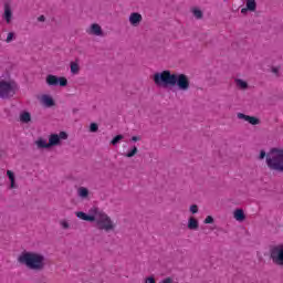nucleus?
Returning <instances> with one entry per match:
<instances>
[{
    "instance_id": "nucleus-1",
    "label": "nucleus",
    "mask_w": 283,
    "mask_h": 283,
    "mask_svg": "<svg viewBox=\"0 0 283 283\" xmlns=\"http://www.w3.org/2000/svg\"><path fill=\"white\" fill-rule=\"evenodd\" d=\"M153 81L157 87H163L164 90H169V87H178L180 92H188L191 82L189 76L180 73L172 74L171 71L165 70L163 72H157L153 76Z\"/></svg>"
},
{
    "instance_id": "nucleus-2",
    "label": "nucleus",
    "mask_w": 283,
    "mask_h": 283,
    "mask_svg": "<svg viewBox=\"0 0 283 283\" xmlns=\"http://www.w3.org/2000/svg\"><path fill=\"white\" fill-rule=\"evenodd\" d=\"M272 171L283 174V148H271L269 154L265 150H261L259 154V160H264Z\"/></svg>"
},
{
    "instance_id": "nucleus-3",
    "label": "nucleus",
    "mask_w": 283,
    "mask_h": 283,
    "mask_svg": "<svg viewBox=\"0 0 283 283\" xmlns=\"http://www.w3.org/2000/svg\"><path fill=\"white\" fill-rule=\"evenodd\" d=\"M19 264H24L31 271H43L45 269V256L36 252H22L18 256Z\"/></svg>"
},
{
    "instance_id": "nucleus-4",
    "label": "nucleus",
    "mask_w": 283,
    "mask_h": 283,
    "mask_svg": "<svg viewBox=\"0 0 283 283\" xmlns=\"http://www.w3.org/2000/svg\"><path fill=\"white\" fill-rule=\"evenodd\" d=\"M91 213H93L94 222L101 231H114V229H116V223H114L112 218L105 213V211L93 207L91 208Z\"/></svg>"
},
{
    "instance_id": "nucleus-5",
    "label": "nucleus",
    "mask_w": 283,
    "mask_h": 283,
    "mask_svg": "<svg viewBox=\"0 0 283 283\" xmlns=\"http://www.w3.org/2000/svg\"><path fill=\"white\" fill-rule=\"evenodd\" d=\"M17 83L8 82V81H0V98L8 99L12 98L14 94H17Z\"/></svg>"
},
{
    "instance_id": "nucleus-6",
    "label": "nucleus",
    "mask_w": 283,
    "mask_h": 283,
    "mask_svg": "<svg viewBox=\"0 0 283 283\" xmlns=\"http://www.w3.org/2000/svg\"><path fill=\"white\" fill-rule=\"evenodd\" d=\"M270 260L276 266H283V244L270 247Z\"/></svg>"
},
{
    "instance_id": "nucleus-7",
    "label": "nucleus",
    "mask_w": 283,
    "mask_h": 283,
    "mask_svg": "<svg viewBox=\"0 0 283 283\" xmlns=\"http://www.w3.org/2000/svg\"><path fill=\"white\" fill-rule=\"evenodd\" d=\"M45 82L49 87H56V85H60V87H67V80L64 76L59 77L56 75L49 74Z\"/></svg>"
},
{
    "instance_id": "nucleus-8",
    "label": "nucleus",
    "mask_w": 283,
    "mask_h": 283,
    "mask_svg": "<svg viewBox=\"0 0 283 283\" xmlns=\"http://www.w3.org/2000/svg\"><path fill=\"white\" fill-rule=\"evenodd\" d=\"M61 140H67V134L60 132V134H51L49 136V147H56L61 145Z\"/></svg>"
},
{
    "instance_id": "nucleus-9",
    "label": "nucleus",
    "mask_w": 283,
    "mask_h": 283,
    "mask_svg": "<svg viewBox=\"0 0 283 283\" xmlns=\"http://www.w3.org/2000/svg\"><path fill=\"white\" fill-rule=\"evenodd\" d=\"M237 118H239L240 120H245L247 123H250V125H260V118L245 115L244 113H238Z\"/></svg>"
},
{
    "instance_id": "nucleus-10",
    "label": "nucleus",
    "mask_w": 283,
    "mask_h": 283,
    "mask_svg": "<svg viewBox=\"0 0 283 283\" xmlns=\"http://www.w3.org/2000/svg\"><path fill=\"white\" fill-rule=\"evenodd\" d=\"M76 218L80 220H84L85 222H94V213H92V209L88 210V214L83 211L75 212Z\"/></svg>"
},
{
    "instance_id": "nucleus-11",
    "label": "nucleus",
    "mask_w": 283,
    "mask_h": 283,
    "mask_svg": "<svg viewBox=\"0 0 283 283\" xmlns=\"http://www.w3.org/2000/svg\"><path fill=\"white\" fill-rule=\"evenodd\" d=\"M129 23L134 25V28L140 25V22L143 21V15L138 12H133L129 15Z\"/></svg>"
},
{
    "instance_id": "nucleus-12",
    "label": "nucleus",
    "mask_w": 283,
    "mask_h": 283,
    "mask_svg": "<svg viewBox=\"0 0 283 283\" xmlns=\"http://www.w3.org/2000/svg\"><path fill=\"white\" fill-rule=\"evenodd\" d=\"M3 18L7 21V23H10V21H12V8L10 7V4L8 2L4 3Z\"/></svg>"
},
{
    "instance_id": "nucleus-13",
    "label": "nucleus",
    "mask_w": 283,
    "mask_h": 283,
    "mask_svg": "<svg viewBox=\"0 0 283 283\" xmlns=\"http://www.w3.org/2000/svg\"><path fill=\"white\" fill-rule=\"evenodd\" d=\"M200 227V223L198 222V219L195 217H190L188 219V229L190 231H198V228Z\"/></svg>"
},
{
    "instance_id": "nucleus-14",
    "label": "nucleus",
    "mask_w": 283,
    "mask_h": 283,
    "mask_svg": "<svg viewBox=\"0 0 283 283\" xmlns=\"http://www.w3.org/2000/svg\"><path fill=\"white\" fill-rule=\"evenodd\" d=\"M233 217H234V220H237L238 222H244V220L247 219V216L244 214V210L242 209L234 210Z\"/></svg>"
},
{
    "instance_id": "nucleus-15",
    "label": "nucleus",
    "mask_w": 283,
    "mask_h": 283,
    "mask_svg": "<svg viewBox=\"0 0 283 283\" xmlns=\"http://www.w3.org/2000/svg\"><path fill=\"white\" fill-rule=\"evenodd\" d=\"M42 103L45 107H54L55 105L54 98L50 95H43Z\"/></svg>"
},
{
    "instance_id": "nucleus-16",
    "label": "nucleus",
    "mask_w": 283,
    "mask_h": 283,
    "mask_svg": "<svg viewBox=\"0 0 283 283\" xmlns=\"http://www.w3.org/2000/svg\"><path fill=\"white\" fill-rule=\"evenodd\" d=\"M35 145L38 149H50V144L48 140L43 139V137H40L38 140H35Z\"/></svg>"
},
{
    "instance_id": "nucleus-17",
    "label": "nucleus",
    "mask_w": 283,
    "mask_h": 283,
    "mask_svg": "<svg viewBox=\"0 0 283 283\" xmlns=\"http://www.w3.org/2000/svg\"><path fill=\"white\" fill-rule=\"evenodd\" d=\"M91 32L95 36H103V29L97 23L91 25Z\"/></svg>"
},
{
    "instance_id": "nucleus-18",
    "label": "nucleus",
    "mask_w": 283,
    "mask_h": 283,
    "mask_svg": "<svg viewBox=\"0 0 283 283\" xmlns=\"http://www.w3.org/2000/svg\"><path fill=\"white\" fill-rule=\"evenodd\" d=\"M245 8L249 9V12H255L258 10V2L255 0H245Z\"/></svg>"
},
{
    "instance_id": "nucleus-19",
    "label": "nucleus",
    "mask_w": 283,
    "mask_h": 283,
    "mask_svg": "<svg viewBox=\"0 0 283 283\" xmlns=\"http://www.w3.org/2000/svg\"><path fill=\"white\" fill-rule=\"evenodd\" d=\"M77 196L80 198H87V196H90V190H87V188H85V187H80L77 189Z\"/></svg>"
},
{
    "instance_id": "nucleus-20",
    "label": "nucleus",
    "mask_w": 283,
    "mask_h": 283,
    "mask_svg": "<svg viewBox=\"0 0 283 283\" xmlns=\"http://www.w3.org/2000/svg\"><path fill=\"white\" fill-rule=\"evenodd\" d=\"M21 123H30L32 120V115L29 112H24L20 115Z\"/></svg>"
},
{
    "instance_id": "nucleus-21",
    "label": "nucleus",
    "mask_w": 283,
    "mask_h": 283,
    "mask_svg": "<svg viewBox=\"0 0 283 283\" xmlns=\"http://www.w3.org/2000/svg\"><path fill=\"white\" fill-rule=\"evenodd\" d=\"M235 83L241 90H249V83H247L244 80L237 78Z\"/></svg>"
},
{
    "instance_id": "nucleus-22",
    "label": "nucleus",
    "mask_w": 283,
    "mask_h": 283,
    "mask_svg": "<svg viewBox=\"0 0 283 283\" xmlns=\"http://www.w3.org/2000/svg\"><path fill=\"white\" fill-rule=\"evenodd\" d=\"M136 154H138V147L133 146L132 149L125 154L126 158H134V156H136Z\"/></svg>"
},
{
    "instance_id": "nucleus-23",
    "label": "nucleus",
    "mask_w": 283,
    "mask_h": 283,
    "mask_svg": "<svg viewBox=\"0 0 283 283\" xmlns=\"http://www.w3.org/2000/svg\"><path fill=\"white\" fill-rule=\"evenodd\" d=\"M136 154H138V147L133 146L132 149L125 154L126 158H134V156H136Z\"/></svg>"
},
{
    "instance_id": "nucleus-24",
    "label": "nucleus",
    "mask_w": 283,
    "mask_h": 283,
    "mask_svg": "<svg viewBox=\"0 0 283 283\" xmlns=\"http://www.w3.org/2000/svg\"><path fill=\"white\" fill-rule=\"evenodd\" d=\"M136 154H138V147L133 146L132 149L125 154L126 158H134V156H136Z\"/></svg>"
},
{
    "instance_id": "nucleus-25",
    "label": "nucleus",
    "mask_w": 283,
    "mask_h": 283,
    "mask_svg": "<svg viewBox=\"0 0 283 283\" xmlns=\"http://www.w3.org/2000/svg\"><path fill=\"white\" fill-rule=\"evenodd\" d=\"M78 72H81V66H78V63L71 62V73L78 74Z\"/></svg>"
},
{
    "instance_id": "nucleus-26",
    "label": "nucleus",
    "mask_w": 283,
    "mask_h": 283,
    "mask_svg": "<svg viewBox=\"0 0 283 283\" xmlns=\"http://www.w3.org/2000/svg\"><path fill=\"white\" fill-rule=\"evenodd\" d=\"M125 138L124 135H116L112 140H111V145H113L114 147H116V145H118V143H120V140H123Z\"/></svg>"
},
{
    "instance_id": "nucleus-27",
    "label": "nucleus",
    "mask_w": 283,
    "mask_h": 283,
    "mask_svg": "<svg viewBox=\"0 0 283 283\" xmlns=\"http://www.w3.org/2000/svg\"><path fill=\"white\" fill-rule=\"evenodd\" d=\"M192 14L198 20H200V19H202V17H205V14L202 13V10H200L198 8L192 9Z\"/></svg>"
},
{
    "instance_id": "nucleus-28",
    "label": "nucleus",
    "mask_w": 283,
    "mask_h": 283,
    "mask_svg": "<svg viewBox=\"0 0 283 283\" xmlns=\"http://www.w3.org/2000/svg\"><path fill=\"white\" fill-rule=\"evenodd\" d=\"M90 132H91L92 134H96V132H98V124H96V123H91V125H90Z\"/></svg>"
},
{
    "instance_id": "nucleus-29",
    "label": "nucleus",
    "mask_w": 283,
    "mask_h": 283,
    "mask_svg": "<svg viewBox=\"0 0 283 283\" xmlns=\"http://www.w3.org/2000/svg\"><path fill=\"white\" fill-rule=\"evenodd\" d=\"M13 39H14V32H9L6 42L12 43Z\"/></svg>"
},
{
    "instance_id": "nucleus-30",
    "label": "nucleus",
    "mask_w": 283,
    "mask_h": 283,
    "mask_svg": "<svg viewBox=\"0 0 283 283\" xmlns=\"http://www.w3.org/2000/svg\"><path fill=\"white\" fill-rule=\"evenodd\" d=\"M60 227H62V229H70V223L65 220L60 221Z\"/></svg>"
},
{
    "instance_id": "nucleus-31",
    "label": "nucleus",
    "mask_w": 283,
    "mask_h": 283,
    "mask_svg": "<svg viewBox=\"0 0 283 283\" xmlns=\"http://www.w3.org/2000/svg\"><path fill=\"white\" fill-rule=\"evenodd\" d=\"M205 224H213V217L211 216H208L206 219H205Z\"/></svg>"
},
{
    "instance_id": "nucleus-32",
    "label": "nucleus",
    "mask_w": 283,
    "mask_h": 283,
    "mask_svg": "<svg viewBox=\"0 0 283 283\" xmlns=\"http://www.w3.org/2000/svg\"><path fill=\"white\" fill-rule=\"evenodd\" d=\"M14 178H10V189H17V181H14Z\"/></svg>"
},
{
    "instance_id": "nucleus-33",
    "label": "nucleus",
    "mask_w": 283,
    "mask_h": 283,
    "mask_svg": "<svg viewBox=\"0 0 283 283\" xmlns=\"http://www.w3.org/2000/svg\"><path fill=\"white\" fill-rule=\"evenodd\" d=\"M190 212L193 214L198 213V205L190 206Z\"/></svg>"
},
{
    "instance_id": "nucleus-34",
    "label": "nucleus",
    "mask_w": 283,
    "mask_h": 283,
    "mask_svg": "<svg viewBox=\"0 0 283 283\" xmlns=\"http://www.w3.org/2000/svg\"><path fill=\"white\" fill-rule=\"evenodd\" d=\"M144 283H156V279L154 276H148L145 279Z\"/></svg>"
},
{
    "instance_id": "nucleus-35",
    "label": "nucleus",
    "mask_w": 283,
    "mask_h": 283,
    "mask_svg": "<svg viewBox=\"0 0 283 283\" xmlns=\"http://www.w3.org/2000/svg\"><path fill=\"white\" fill-rule=\"evenodd\" d=\"M160 283H174V279L172 277H166Z\"/></svg>"
},
{
    "instance_id": "nucleus-36",
    "label": "nucleus",
    "mask_w": 283,
    "mask_h": 283,
    "mask_svg": "<svg viewBox=\"0 0 283 283\" xmlns=\"http://www.w3.org/2000/svg\"><path fill=\"white\" fill-rule=\"evenodd\" d=\"M272 73H273V74H276V75L280 74V67L273 66V67H272Z\"/></svg>"
},
{
    "instance_id": "nucleus-37",
    "label": "nucleus",
    "mask_w": 283,
    "mask_h": 283,
    "mask_svg": "<svg viewBox=\"0 0 283 283\" xmlns=\"http://www.w3.org/2000/svg\"><path fill=\"white\" fill-rule=\"evenodd\" d=\"M130 140H132L133 143H138V140H140V136H133V137L130 138Z\"/></svg>"
},
{
    "instance_id": "nucleus-38",
    "label": "nucleus",
    "mask_w": 283,
    "mask_h": 283,
    "mask_svg": "<svg viewBox=\"0 0 283 283\" xmlns=\"http://www.w3.org/2000/svg\"><path fill=\"white\" fill-rule=\"evenodd\" d=\"M8 178H14V172L12 170H7Z\"/></svg>"
},
{
    "instance_id": "nucleus-39",
    "label": "nucleus",
    "mask_w": 283,
    "mask_h": 283,
    "mask_svg": "<svg viewBox=\"0 0 283 283\" xmlns=\"http://www.w3.org/2000/svg\"><path fill=\"white\" fill-rule=\"evenodd\" d=\"M249 12V9L248 7L241 9V14H247Z\"/></svg>"
},
{
    "instance_id": "nucleus-40",
    "label": "nucleus",
    "mask_w": 283,
    "mask_h": 283,
    "mask_svg": "<svg viewBox=\"0 0 283 283\" xmlns=\"http://www.w3.org/2000/svg\"><path fill=\"white\" fill-rule=\"evenodd\" d=\"M38 21H40L41 23H43L45 21V15H40L38 18Z\"/></svg>"
},
{
    "instance_id": "nucleus-41",
    "label": "nucleus",
    "mask_w": 283,
    "mask_h": 283,
    "mask_svg": "<svg viewBox=\"0 0 283 283\" xmlns=\"http://www.w3.org/2000/svg\"><path fill=\"white\" fill-rule=\"evenodd\" d=\"M74 113H76V109H73Z\"/></svg>"
}]
</instances>
